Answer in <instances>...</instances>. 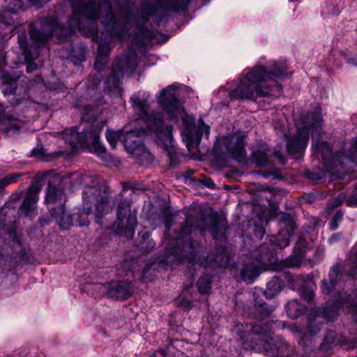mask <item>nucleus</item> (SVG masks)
I'll return each mask as SVG.
<instances>
[{
  "label": "nucleus",
  "instance_id": "f257e3e1",
  "mask_svg": "<svg viewBox=\"0 0 357 357\" xmlns=\"http://www.w3.org/2000/svg\"><path fill=\"white\" fill-rule=\"evenodd\" d=\"M301 119L303 126L298 128L292 139H289L287 135L284 133L287 140V151L289 155H295L303 151L307 146L310 132L312 149L314 153L320 154L324 164L331 174L340 173L349 161L357 162V137L351 144L348 155L341 153L333 154L332 148L327 142L318 140L322 133L323 117L320 111L303 115Z\"/></svg>",
  "mask_w": 357,
  "mask_h": 357
},
{
  "label": "nucleus",
  "instance_id": "f03ea898",
  "mask_svg": "<svg viewBox=\"0 0 357 357\" xmlns=\"http://www.w3.org/2000/svg\"><path fill=\"white\" fill-rule=\"evenodd\" d=\"M253 299L256 308L255 316L260 321L255 324H246V328L250 330L247 340L254 343L253 348L272 357H298L284 339L278 335L273 336L275 329L280 328L281 323L262 322L271 316L274 307L268 306L257 292H254Z\"/></svg>",
  "mask_w": 357,
  "mask_h": 357
},
{
  "label": "nucleus",
  "instance_id": "7ed1b4c3",
  "mask_svg": "<svg viewBox=\"0 0 357 357\" xmlns=\"http://www.w3.org/2000/svg\"><path fill=\"white\" fill-rule=\"evenodd\" d=\"M132 106L139 118L132 122L133 129L125 127L123 130V142L129 152L140 147L144 144L142 137L148 132H153L160 140L169 141L172 137V126L165 124L160 112L149 113V105L145 94H134L131 98Z\"/></svg>",
  "mask_w": 357,
  "mask_h": 357
},
{
  "label": "nucleus",
  "instance_id": "20e7f679",
  "mask_svg": "<svg viewBox=\"0 0 357 357\" xmlns=\"http://www.w3.org/2000/svg\"><path fill=\"white\" fill-rule=\"evenodd\" d=\"M140 6L142 22L136 23L135 36L140 40V45H144L148 43L159 41V37L161 36L157 30L145 27L144 22L159 11H183L186 8V2L183 0H142Z\"/></svg>",
  "mask_w": 357,
  "mask_h": 357
},
{
  "label": "nucleus",
  "instance_id": "39448f33",
  "mask_svg": "<svg viewBox=\"0 0 357 357\" xmlns=\"http://www.w3.org/2000/svg\"><path fill=\"white\" fill-rule=\"evenodd\" d=\"M257 71V68H252L245 75L241 77L238 83L234 87L229 86V95L231 99L255 100L258 97L273 95L274 91H280L282 85H267L264 83L266 73Z\"/></svg>",
  "mask_w": 357,
  "mask_h": 357
},
{
  "label": "nucleus",
  "instance_id": "423d86ee",
  "mask_svg": "<svg viewBox=\"0 0 357 357\" xmlns=\"http://www.w3.org/2000/svg\"><path fill=\"white\" fill-rule=\"evenodd\" d=\"M190 222L191 217H187L186 225L181 228L176 236L171 240L170 247L167 249L166 255L167 263H174L185 259L192 260L194 258L198 243L191 240L192 227L189 225Z\"/></svg>",
  "mask_w": 357,
  "mask_h": 357
},
{
  "label": "nucleus",
  "instance_id": "0eeeda50",
  "mask_svg": "<svg viewBox=\"0 0 357 357\" xmlns=\"http://www.w3.org/2000/svg\"><path fill=\"white\" fill-rule=\"evenodd\" d=\"M83 204L85 206L94 204L96 206L95 220L96 223L104 226L106 229H109L110 226L104 225L103 216L111 210L109 203V192L107 187L103 184H98L94 186H86L82 194Z\"/></svg>",
  "mask_w": 357,
  "mask_h": 357
},
{
  "label": "nucleus",
  "instance_id": "6e6552de",
  "mask_svg": "<svg viewBox=\"0 0 357 357\" xmlns=\"http://www.w3.org/2000/svg\"><path fill=\"white\" fill-rule=\"evenodd\" d=\"M6 56L3 57L0 61V79L1 82L2 93L4 96L13 95V97L10 100V104L13 106L21 104L25 97L26 90L21 85L19 86L17 80L20 78L22 72L13 70L10 68H4L2 67L3 62L7 66L6 62Z\"/></svg>",
  "mask_w": 357,
  "mask_h": 357
},
{
  "label": "nucleus",
  "instance_id": "1a4fd4ad",
  "mask_svg": "<svg viewBox=\"0 0 357 357\" xmlns=\"http://www.w3.org/2000/svg\"><path fill=\"white\" fill-rule=\"evenodd\" d=\"M137 68L134 55H126L117 57L113 63L109 76L105 81L104 90L115 92L119 89L121 79L125 74H132Z\"/></svg>",
  "mask_w": 357,
  "mask_h": 357
},
{
  "label": "nucleus",
  "instance_id": "9d476101",
  "mask_svg": "<svg viewBox=\"0 0 357 357\" xmlns=\"http://www.w3.org/2000/svg\"><path fill=\"white\" fill-rule=\"evenodd\" d=\"M217 155L229 156L238 162H242L246 157L243 135H227L214 145Z\"/></svg>",
  "mask_w": 357,
  "mask_h": 357
},
{
  "label": "nucleus",
  "instance_id": "9b49d317",
  "mask_svg": "<svg viewBox=\"0 0 357 357\" xmlns=\"http://www.w3.org/2000/svg\"><path fill=\"white\" fill-rule=\"evenodd\" d=\"M116 229L120 233H124L128 238H132L137 225L135 215L130 213V204L127 201H121L117 206Z\"/></svg>",
  "mask_w": 357,
  "mask_h": 357
},
{
  "label": "nucleus",
  "instance_id": "f8f14e48",
  "mask_svg": "<svg viewBox=\"0 0 357 357\" xmlns=\"http://www.w3.org/2000/svg\"><path fill=\"white\" fill-rule=\"evenodd\" d=\"M97 288L107 297L116 300H126L133 293L130 282L126 281H111L107 283L98 284Z\"/></svg>",
  "mask_w": 357,
  "mask_h": 357
},
{
  "label": "nucleus",
  "instance_id": "ddd939ff",
  "mask_svg": "<svg viewBox=\"0 0 357 357\" xmlns=\"http://www.w3.org/2000/svg\"><path fill=\"white\" fill-rule=\"evenodd\" d=\"M158 101L171 118H174L182 112V108L177 99L176 89L172 86H169L161 91Z\"/></svg>",
  "mask_w": 357,
  "mask_h": 357
},
{
  "label": "nucleus",
  "instance_id": "4468645a",
  "mask_svg": "<svg viewBox=\"0 0 357 357\" xmlns=\"http://www.w3.org/2000/svg\"><path fill=\"white\" fill-rule=\"evenodd\" d=\"M49 211L60 229L65 230L75 226V217H73V215L67 214L64 206H49Z\"/></svg>",
  "mask_w": 357,
  "mask_h": 357
},
{
  "label": "nucleus",
  "instance_id": "2eb2a0df",
  "mask_svg": "<svg viewBox=\"0 0 357 357\" xmlns=\"http://www.w3.org/2000/svg\"><path fill=\"white\" fill-rule=\"evenodd\" d=\"M41 190L40 184L37 182L33 183L29 187L22 204L20 206V210L26 213L35 209V204L38 200V194Z\"/></svg>",
  "mask_w": 357,
  "mask_h": 357
},
{
  "label": "nucleus",
  "instance_id": "dca6fc26",
  "mask_svg": "<svg viewBox=\"0 0 357 357\" xmlns=\"http://www.w3.org/2000/svg\"><path fill=\"white\" fill-rule=\"evenodd\" d=\"M18 43L24 55L25 59L27 61L26 63V71L28 73H32L37 70L38 66L34 62L29 61L32 59L37 58L38 56V52H36L33 56H31L26 42V34L25 31L18 34Z\"/></svg>",
  "mask_w": 357,
  "mask_h": 357
},
{
  "label": "nucleus",
  "instance_id": "f3484780",
  "mask_svg": "<svg viewBox=\"0 0 357 357\" xmlns=\"http://www.w3.org/2000/svg\"><path fill=\"white\" fill-rule=\"evenodd\" d=\"M66 195L64 190L52 185L50 183L47 188L45 203L50 204H59L58 206H64Z\"/></svg>",
  "mask_w": 357,
  "mask_h": 357
},
{
  "label": "nucleus",
  "instance_id": "a211bd4d",
  "mask_svg": "<svg viewBox=\"0 0 357 357\" xmlns=\"http://www.w3.org/2000/svg\"><path fill=\"white\" fill-rule=\"evenodd\" d=\"M255 68H257V71L260 72L259 74L263 72L267 74V76H264V83L266 84L268 80L272 79V76H275L276 77H282L286 75V72L287 70V65L283 62H275L274 63L272 68L270 70H267L266 68L261 66H255Z\"/></svg>",
  "mask_w": 357,
  "mask_h": 357
},
{
  "label": "nucleus",
  "instance_id": "6ab92c4d",
  "mask_svg": "<svg viewBox=\"0 0 357 357\" xmlns=\"http://www.w3.org/2000/svg\"><path fill=\"white\" fill-rule=\"evenodd\" d=\"M228 226L224 219L218 217H212L210 220L208 229L214 239L225 237Z\"/></svg>",
  "mask_w": 357,
  "mask_h": 357
},
{
  "label": "nucleus",
  "instance_id": "aec40b11",
  "mask_svg": "<svg viewBox=\"0 0 357 357\" xmlns=\"http://www.w3.org/2000/svg\"><path fill=\"white\" fill-rule=\"evenodd\" d=\"M260 273L259 264L256 262H248L243 265L241 270V280L247 283H252Z\"/></svg>",
  "mask_w": 357,
  "mask_h": 357
},
{
  "label": "nucleus",
  "instance_id": "412c9836",
  "mask_svg": "<svg viewBox=\"0 0 357 357\" xmlns=\"http://www.w3.org/2000/svg\"><path fill=\"white\" fill-rule=\"evenodd\" d=\"M101 114V109L97 107L92 106H86L82 112V119L84 121L91 122V129L96 130V126L98 122H103L104 125L105 124V121L104 120H98V117Z\"/></svg>",
  "mask_w": 357,
  "mask_h": 357
},
{
  "label": "nucleus",
  "instance_id": "4be33fe9",
  "mask_svg": "<svg viewBox=\"0 0 357 357\" xmlns=\"http://www.w3.org/2000/svg\"><path fill=\"white\" fill-rule=\"evenodd\" d=\"M104 127L103 122H98L96 126V130H93L91 133L90 139L91 144L93 145L95 151L100 157L104 158L106 153L105 147L100 143L99 139L100 132Z\"/></svg>",
  "mask_w": 357,
  "mask_h": 357
},
{
  "label": "nucleus",
  "instance_id": "5701e85b",
  "mask_svg": "<svg viewBox=\"0 0 357 357\" xmlns=\"http://www.w3.org/2000/svg\"><path fill=\"white\" fill-rule=\"evenodd\" d=\"M129 153H131L135 162L141 165L152 162L153 160L152 154L146 149L144 144L134 149L133 151H130Z\"/></svg>",
  "mask_w": 357,
  "mask_h": 357
},
{
  "label": "nucleus",
  "instance_id": "b1692460",
  "mask_svg": "<svg viewBox=\"0 0 357 357\" xmlns=\"http://www.w3.org/2000/svg\"><path fill=\"white\" fill-rule=\"evenodd\" d=\"M306 306L300 303L297 299H292L288 301L286 305V312L291 319H296L304 313Z\"/></svg>",
  "mask_w": 357,
  "mask_h": 357
},
{
  "label": "nucleus",
  "instance_id": "393cba45",
  "mask_svg": "<svg viewBox=\"0 0 357 357\" xmlns=\"http://www.w3.org/2000/svg\"><path fill=\"white\" fill-rule=\"evenodd\" d=\"M3 132L6 134H9L18 132L22 128L24 122L12 116H5L3 117Z\"/></svg>",
  "mask_w": 357,
  "mask_h": 357
},
{
  "label": "nucleus",
  "instance_id": "a878e982",
  "mask_svg": "<svg viewBox=\"0 0 357 357\" xmlns=\"http://www.w3.org/2000/svg\"><path fill=\"white\" fill-rule=\"evenodd\" d=\"M282 282L278 277H273L271 280L267 283L266 289L262 294L268 298H273L282 289Z\"/></svg>",
  "mask_w": 357,
  "mask_h": 357
},
{
  "label": "nucleus",
  "instance_id": "bb28decb",
  "mask_svg": "<svg viewBox=\"0 0 357 357\" xmlns=\"http://www.w3.org/2000/svg\"><path fill=\"white\" fill-rule=\"evenodd\" d=\"M91 213V206H85L79 209L76 214H73L75 217V226H86L89 224V216Z\"/></svg>",
  "mask_w": 357,
  "mask_h": 357
},
{
  "label": "nucleus",
  "instance_id": "cd10ccee",
  "mask_svg": "<svg viewBox=\"0 0 357 357\" xmlns=\"http://www.w3.org/2000/svg\"><path fill=\"white\" fill-rule=\"evenodd\" d=\"M271 255L272 252L270 249L264 244L261 245L257 250L252 254V257L256 258L259 264L268 262L271 260Z\"/></svg>",
  "mask_w": 357,
  "mask_h": 357
},
{
  "label": "nucleus",
  "instance_id": "c85d7f7f",
  "mask_svg": "<svg viewBox=\"0 0 357 357\" xmlns=\"http://www.w3.org/2000/svg\"><path fill=\"white\" fill-rule=\"evenodd\" d=\"M173 140V137L172 136L171 139L169 141L161 140L165 149L167 152V155L169 158L170 163L169 165L172 167H175L178 164V153L176 151L175 148L172 146Z\"/></svg>",
  "mask_w": 357,
  "mask_h": 357
},
{
  "label": "nucleus",
  "instance_id": "c756f323",
  "mask_svg": "<svg viewBox=\"0 0 357 357\" xmlns=\"http://www.w3.org/2000/svg\"><path fill=\"white\" fill-rule=\"evenodd\" d=\"M291 233L292 232L290 231H287L284 234L279 233L278 236H272L270 238V242L276 248H279L280 249L286 248L289 244V237L291 235Z\"/></svg>",
  "mask_w": 357,
  "mask_h": 357
},
{
  "label": "nucleus",
  "instance_id": "7c9ffc66",
  "mask_svg": "<svg viewBox=\"0 0 357 357\" xmlns=\"http://www.w3.org/2000/svg\"><path fill=\"white\" fill-rule=\"evenodd\" d=\"M17 20V13L16 12L4 10L0 13V25L15 27Z\"/></svg>",
  "mask_w": 357,
  "mask_h": 357
},
{
  "label": "nucleus",
  "instance_id": "2f4dec72",
  "mask_svg": "<svg viewBox=\"0 0 357 357\" xmlns=\"http://www.w3.org/2000/svg\"><path fill=\"white\" fill-rule=\"evenodd\" d=\"M215 252L217 253L213 257H211L210 256L207 257L210 264L215 266H222L226 265L227 264L228 259L225 251L222 250L221 251L216 250Z\"/></svg>",
  "mask_w": 357,
  "mask_h": 357
},
{
  "label": "nucleus",
  "instance_id": "473e14b6",
  "mask_svg": "<svg viewBox=\"0 0 357 357\" xmlns=\"http://www.w3.org/2000/svg\"><path fill=\"white\" fill-rule=\"evenodd\" d=\"M252 161L259 167H265L271 164L266 153L261 151H257L252 153Z\"/></svg>",
  "mask_w": 357,
  "mask_h": 357
},
{
  "label": "nucleus",
  "instance_id": "72a5a7b5",
  "mask_svg": "<svg viewBox=\"0 0 357 357\" xmlns=\"http://www.w3.org/2000/svg\"><path fill=\"white\" fill-rule=\"evenodd\" d=\"M314 283L312 280L305 281V284L302 285L300 292L304 299L310 301L314 298V294L313 290Z\"/></svg>",
  "mask_w": 357,
  "mask_h": 357
},
{
  "label": "nucleus",
  "instance_id": "f704fd0d",
  "mask_svg": "<svg viewBox=\"0 0 357 357\" xmlns=\"http://www.w3.org/2000/svg\"><path fill=\"white\" fill-rule=\"evenodd\" d=\"M197 287L201 294H206L210 292L211 289V280L208 276H202L199 278Z\"/></svg>",
  "mask_w": 357,
  "mask_h": 357
},
{
  "label": "nucleus",
  "instance_id": "c9c22d12",
  "mask_svg": "<svg viewBox=\"0 0 357 357\" xmlns=\"http://www.w3.org/2000/svg\"><path fill=\"white\" fill-rule=\"evenodd\" d=\"M334 343L335 333L333 331H330L326 335L323 342L320 345L319 349L322 351L328 352L331 350Z\"/></svg>",
  "mask_w": 357,
  "mask_h": 357
},
{
  "label": "nucleus",
  "instance_id": "e433bc0d",
  "mask_svg": "<svg viewBox=\"0 0 357 357\" xmlns=\"http://www.w3.org/2000/svg\"><path fill=\"white\" fill-rule=\"evenodd\" d=\"M77 132L75 128L66 129L63 133V138L65 141L70 146L71 148H76L77 146V137L74 136V133Z\"/></svg>",
  "mask_w": 357,
  "mask_h": 357
},
{
  "label": "nucleus",
  "instance_id": "4c0bfd02",
  "mask_svg": "<svg viewBox=\"0 0 357 357\" xmlns=\"http://www.w3.org/2000/svg\"><path fill=\"white\" fill-rule=\"evenodd\" d=\"M93 129L90 130H84L83 132H77L74 133V136L77 137V145H84L86 144H91V133Z\"/></svg>",
  "mask_w": 357,
  "mask_h": 357
},
{
  "label": "nucleus",
  "instance_id": "58836bf2",
  "mask_svg": "<svg viewBox=\"0 0 357 357\" xmlns=\"http://www.w3.org/2000/svg\"><path fill=\"white\" fill-rule=\"evenodd\" d=\"M105 135L107 140L112 149L116 148L118 139L123 142V130L121 132L107 130Z\"/></svg>",
  "mask_w": 357,
  "mask_h": 357
},
{
  "label": "nucleus",
  "instance_id": "ea45409f",
  "mask_svg": "<svg viewBox=\"0 0 357 357\" xmlns=\"http://www.w3.org/2000/svg\"><path fill=\"white\" fill-rule=\"evenodd\" d=\"M143 241L140 243V249L145 252H149L155 248L154 241L150 238V235L146 232L142 236Z\"/></svg>",
  "mask_w": 357,
  "mask_h": 357
},
{
  "label": "nucleus",
  "instance_id": "a19ab883",
  "mask_svg": "<svg viewBox=\"0 0 357 357\" xmlns=\"http://www.w3.org/2000/svg\"><path fill=\"white\" fill-rule=\"evenodd\" d=\"M4 10L16 12L22 9L23 3L22 0H4Z\"/></svg>",
  "mask_w": 357,
  "mask_h": 357
},
{
  "label": "nucleus",
  "instance_id": "79ce46f5",
  "mask_svg": "<svg viewBox=\"0 0 357 357\" xmlns=\"http://www.w3.org/2000/svg\"><path fill=\"white\" fill-rule=\"evenodd\" d=\"M280 222L289 227V231L294 232V230L296 228V225L292 217L289 214H282L280 218Z\"/></svg>",
  "mask_w": 357,
  "mask_h": 357
},
{
  "label": "nucleus",
  "instance_id": "37998d69",
  "mask_svg": "<svg viewBox=\"0 0 357 357\" xmlns=\"http://www.w3.org/2000/svg\"><path fill=\"white\" fill-rule=\"evenodd\" d=\"M328 277H329L328 280L331 282H333V283H335L336 284L337 282L341 278V273H340L339 264H335L331 268V269L329 272Z\"/></svg>",
  "mask_w": 357,
  "mask_h": 357
},
{
  "label": "nucleus",
  "instance_id": "c03bdc74",
  "mask_svg": "<svg viewBox=\"0 0 357 357\" xmlns=\"http://www.w3.org/2000/svg\"><path fill=\"white\" fill-rule=\"evenodd\" d=\"M21 176L20 174H13L4 177L0 181V189L16 182Z\"/></svg>",
  "mask_w": 357,
  "mask_h": 357
},
{
  "label": "nucleus",
  "instance_id": "a18cd8bd",
  "mask_svg": "<svg viewBox=\"0 0 357 357\" xmlns=\"http://www.w3.org/2000/svg\"><path fill=\"white\" fill-rule=\"evenodd\" d=\"M345 199L344 194H340L337 197H336L334 200L328 203L327 209L331 211L333 210L335 207L340 206L343 200Z\"/></svg>",
  "mask_w": 357,
  "mask_h": 357
},
{
  "label": "nucleus",
  "instance_id": "49530a36",
  "mask_svg": "<svg viewBox=\"0 0 357 357\" xmlns=\"http://www.w3.org/2000/svg\"><path fill=\"white\" fill-rule=\"evenodd\" d=\"M335 284L331 282L329 280H324L321 284V290L326 294H330L335 288Z\"/></svg>",
  "mask_w": 357,
  "mask_h": 357
},
{
  "label": "nucleus",
  "instance_id": "de8ad7c7",
  "mask_svg": "<svg viewBox=\"0 0 357 357\" xmlns=\"http://www.w3.org/2000/svg\"><path fill=\"white\" fill-rule=\"evenodd\" d=\"M321 313L322 316L328 320H333L337 315V312L335 310L330 309L328 307H323Z\"/></svg>",
  "mask_w": 357,
  "mask_h": 357
},
{
  "label": "nucleus",
  "instance_id": "09e8293b",
  "mask_svg": "<svg viewBox=\"0 0 357 357\" xmlns=\"http://www.w3.org/2000/svg\"><path fill=\"white\" fill-rule=\"evenodd\" d=\"M210 132V127L209 126L204 123L203 120H199L198 125V134L199 135H202L204 134L206 137H208Z\"/></svg>",
  "mask_w": 357,
  "mask_h": 357
},
{
  "label": "nucleus",
  "instance_id": "8fccbe9b",
  "mask_svg": "<svg viewBox=\"0 0 357 357\" xmlns=\"http://www.w3.org/2000/svg\"><path fill=\"white\" fill-rule=\"evenodd\" d=\"M31 155L37 159H42L45 155V151L43 148L34 149L31 151Z\"/></svg>",
  "mask_w": 357,
  "mask_h": 357
},
{
  "label": "nucleus",
  "instance_id": "3c124183",
  "mask_svg": "<svg viewBox=\"0 0 357 357\" xmlns=\"http://www.w3.org/2000/svg\"><path fill=\"white\" fill-rule=\"evenodd\" d=\"M286 264L289 267H298L301 264V260L296 257H293L287 260Z\"/></svg>",
  "mask_w": 357,
  "mask_h": 357
},
{
  "label": "nucleus",
  "instance_id": "603ef678",
  "mask_svg": "<svg viewBox=\"0 0 357 357\" xmlns=\"http://www.w3.org/2000/svg\"><path fill=\"white\" fill-rule=\"evenodd\" d=\"M349 275L351 277H354L357 275V253L354 261L349 266Z\"/></svg>",
  "mask_w": 357,
  "mask_h": 357
},
{
  "label": "nucleus",
  "instance_id": "864d4df0",
  "mask_svg": "<svg viewBox=\"0 0 357 357\" xmlns=\"http://www.w3.org/2000/svg\"><path fill=\"white\" fill-rule=\"evenodd\" d=\"M296 245L298 250H299L301 252H303L306 248L307 241L303 237H299Z\"/></svg>",
  "mask_w": 357,
  "mask_h": 357
},
{
  "label": "nucleus",
  "instance_id": "5fc2aeb1",
  "mask_svg": "<svg viewBox=\"0 0 357 357\" xmlns=\"http://www.w3.org/2000/svg\"><path fill=\"white\" fill-rule=\"evenodd\" d=\"M347 204L351 207L357 206V193L354 194L347 199Z\"/></svg>",
  "mask_w": 357,
  "mask_h": 357
},
{
  "label": "nucleus",
  "instance_id": "6e6d98bb",
  "mask_svg": "<svg viewBox=\"0 0 357 357\" xmlns=\"http://www.w3.org/2000/svg\"><path fill=\"white\" fill-rule=\"evenodd\" d=\"M305 174L307 178L312 181H318L322 177L321 174L315 172H311L310 171L306 172Z\"/></svg>",
  "mask_w": 357,
  "mask_h": 357
},
{
  "label": "nucleus",
  "instance_id": "4d7b16f0",
  "mask_svg": "<svg viewBox=\"0 0 357 357\" xmlns=\"http://www.w3.org/2000/svg\"><path fill=\"white\" fill-rule=\"evenodd\" d=\"M343 218V212L340 210H338L335 212L333 218H332L334 220L341 222Z\"/></svg>",
  "mask_w": 357,
  "mask_h": 357
},
{
  "label": "nucleus",
  "instance_id": "13d9d810",
  "mask_svg": "<svg viewBox=\"0 0 357 357\" xmlns=\"http://www.w3.org/2000/svg\"><path fill=\"white\" fill-rule=\"evenodd\" d=\"M273 154H274L275 157L279 160V161L281 164L284 165L285 163L284 159L282 154L281 153L280 151H275L273 152Z\"/></svg>",
  "mask_w": 357,
  "mask_h": 357
},
{
  "label": "nucleus",
  "instance_id": "bf43d9fd",
  "mask_svg": "<svg viewBox=\"0 0 357 357\" xmlns=\"http://www.w3.org/2000/svg\"><path fill=\"white\" fill-rule=\"evenodd\" d=\"M203 182H204V185L209 188L213 189L215 188V185L214 182L210 178H206V179L204 180Z\"/></svg>",
  "mask_w": 357,
  "mask_h": 357
},
{
  "label": "nucleus",
  "instance_id": "052dcab7",
  "mask_svg": "<svg viewBox=\"0 0 357 357\" xmlns=\"http://www.w3.org/2000/svg\"><path fill=\"white\" fill-rule=\"evenodd\" d=\"M338 221L334 220L333 219L331 220L330 225L331 230L335 231L338 228Z\"/></svg>",
  "mask_w": 357,
  "mask_h": 357
},
{
  "label": "nucleus",
  "instance_id": "680f3d73",
  "mask_svg": "<svg viewBox=\"0 0 357 357\" xmlns=\"http://www.w3.org/2000/svg\"><path fill=\"white\" fill-rule=\"evenodd\" d=\"M165 227L168 229L172 225V218L171 217H167L165 218Z\"/></svg>",
  "mask_w": 357,
  "mask_h": 357
},
{
  "label": "nucleus",
  "instance_id": "e2e57ef3",
  "mask_svg": "<svg viewBox=\"0 0 357 357\" xmlns=\"http://www.w3.org/2000/svg\"><path fill=\"white\" fill-rule=\"evenodd\" d=\"M347 62L351 66H357V59L356 58H349Z\"/></svg>",
  "mask_w": 357,
  "mask_h": 357
},
{
  "label": "nucleus",
  "instance_id": "0e129e2a",
  "mask_svg": "<svg viewBox=\"0 0 357 357\" xmlns=\"http://www.w3.org/2000/svg\"><path fill=\"white\" fill-rule=\"evenodd\" d=\"M312 324H313V321H310L308 322V328L311 333H316L317 331H318L320 329V327L317 326V329L314 331L312 329Z\"/></svg>",
  "mask_w": 357,
  "mask_h": 357
},
{
  "label": "nucleus",
  "instance_id": "69168bd1",
  "mask_svg": "<svg viewBox=\"0 0 357 357\" xmlns=\"http://www.w3.org/2000/svg\"><path fill=\"white\" fill-rule=\"evenodd\" d=\"M32 4H36L42 1H49L50 0H29Z\"/></svg>",
  "mask_w": 357,
  "mask_h": 357
},
{
  "label": "nucleus",
  "instance_id": "338daca9",
  "mask_svg": "<svg viewBox=\"0 0 357 357\" xmlns=\"http://www.w3.org/2000/svg\"><path fill=\"white\" fill-rule=\"evenodd\" d=\"M6 107L3 104L0 103V115L5 112Z\"/></svg>",
  "mask_w": 357,
  "mask_h": 357
},
{
  "label": "nucleus",
  "instance_id": "774afa93",
  "mask_svg": "<svg viewBox=\"0 0 357 357\" xmlns=\"http://www.w3.org/2000/svg\"><path fill=\"white\" fill-rule=\"evenodd\" d=\"M268 176H269V174H268V173H264V174H263V176H264V178H268Z\"/></svg>",
  "mask_w": 357,
  "mask_h": 357
}]
</instances>
